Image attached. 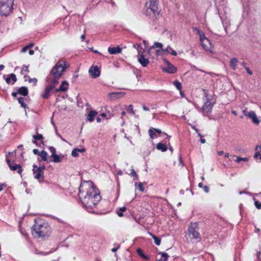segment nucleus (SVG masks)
I'll return each instance as SVG.
<instances>
[{
  "instance_id": "obj_1",
  "label": "nucleus",
  "mask_w": 261,
  "mask_h": 261,
  "mask_svg": "<svg viewBox=\"0 0 261 261\" xmlns=\"http://www.w3.org/2000/svg\"><path fill=\"white\" fill-rule=\"evenodd\" d=\"M79 195L82 204L87 208H92L101 200L99 191L91 181L82 182Z\"/></svg>"
},
{
  "instance_id": "obj_2",
  "label": "nucleus",
  "mask_w": 261,
  "mask_h": 261,
  "mask_svg": "<svg viewBox=\"0 0 261 261\" xmlns=\"http://www.w3.org/2000/svg\"><path fill=\"white\" fill-rule=\"evenodd\" d=\"M33 234H36V237L45 239L50 234V228L46 223L39 224L36 223L32 228Z\"/></svg>"
},
{
  "instance_id": "obj_3",
  "label": "nucleus",
  "mask_w": 261,
  "mask_h": 261,
  "mask_svg": "<svg viewBox=\"0 0 261 261\" xmlns=\"http://www.w3.org/2000/svg\"><path fill=\"white\" fill-rule=\"evenodd\" d=\"M69 65L64 60H59L53 67L50 75L54 79H60L63 72L69 67Z\"/></svg>"
},
{
  "instance_id": "obj_4",
  "label": "nucleus",
  "mask_w": 261,
  "mask_h": 261,
  "mask_svg": "<svg viewBox=\"0 0 261 261\" xmlns=\"http://www.w3.org/2000/svg\"><path fill=\"white\" fill-rule=\"evenodd\" d=\"M14 0H0V14L8 16L12 12Z\"/></svg>"
},
{
  "instance_id": "obj_5",
  "label": "nucleus",
  "mask_w": 261,
  "mask_h": 261,
  "mask_svg": "<svg viewBox=\"0 0 261 261\" xmlns=\"http://www.w3.org/2000/svg\"><path fill=\"white\" fill-rule=\"evenodd\" d=\"M146 5L147 7L146 10V14L151 15L156 18L160 14V10L158 8V2L157 0H149L146 2Z\"/></svg>"
},
{
  "instance_id": "obj_6",
  "label": "nucleus",
  "mask_w": 261,
  "mask_h": 261,
  "mask_svg": "<svg viewBox=\"0 0 261 261\" xmlns=\"http://www.w3.org/2000/svg\"><path fill=\"white\" fill-rule=\"evenodd\" d=\"M198 224L197 222L191 223L189 227V236L191 239H198L200 237L198 231Z\"/></svg>"
},
{
  "instance_id": "obj_7",
  "label": "nucleus",
  "mask_w": 261,
  "mask_h": 261,
  "mask_svg": "<svg viewBox=\"0 0 261 261\" xmlns=\"http://www.w3.org/2000/svg\"><path fill=\"white\" fill-rule=\"evenodd\" d=\"M202 36V37L200 39L201 46L206 51L212 52V46L210 41L205 36Z\"/></svg>"
},
{
  "instance_id": "obj_8",
  "label": "nucleus",
  "mask_w": 261,
  "mask_h": 261,
  "mask_svg": "<svg viewBox=\"0 0 261 261\" xmlns=\"http://www.w3.org/2000/svg\"><path fill=\"white\" fill-rule=\"evenodd\" d=\"M243 113L248 118L251 119L253 123L256 125L259 124L260 121L254 111L248 112L246 109H245L243 111Z\"/></svg>"
},
{
  "instance_id": "obj_9",
  "label": "nucleus",
  "mask_w": 261,
  "mask_h": 261,
  "mask_svg": "<svg viewBox=\"0 0 261 261\" xmlns=\"http://www.w3.org/2000/svg\"><path fill=\"white\" fill-rule=\"evenodd\" d=\"M6 162L10 168V169L12 171H15L18 170L17 172L18 173L20 174L22 171V169H21V166L19 164L16 165L14 164V165L12 164V163L10 162V160L8 158L6 159Z\"/></svg>"
},
{
  "instance_id": "obj_10",
  "label": "nucleus",
  "mask_w": 261,
  "mask_h": 261,
  "mask_svg": "<svg viewBox=\"0 0 261 261\" xmlns=\"http://www.w3.org/2000/svg\"><path fill=\"white\" fill-rule=\"evenodd\" d=\"M89 72L93 78L99 77L100 74V71L97 66H92L89 69Z\"/></svg>"
},
{
  "instance_id": "obj_11",
  "label": "nucleus",
  "mask_w": 261,
  "mask_h": 261,
  "mask_svg": "<svg viewBox=\"0 0 261 261\" xmlns=\"http://www.w3.org/2000/svg\"><path fill=\"white\" fill-rule=\"evenodd\" d=\"M36 168H37V166L36 165H34L33 171L34 175V178L36 179H41V180H42L44 179V173L41 172L40 171L38 170L37 169H36Z\"/></svg>"
},
{
  "instance_id": "obj_12",
  "label": "nucleus",
  "mask_w": 261,
  "mask_h": 261,
  "mask_svg": "<svg viewBox=\"0 0 261 261\" xmlns=\"http://www.w3.org/2000/svg\"><path fill=\"white\" fill-rule=\"evenodd\" d=\"M143 53L138 55V62L142 66L146 67L149 64V61L148 59L145 58Z\"/></svg>"
},
{
  "instance_id": "obj_13",
  "label": "nucleus",
  "mask_w": 261,
  "mask_h": 261,
  "mask_svg": "<svg viewBox=\"0 0 261 261\" xmlns=\"http://www.w3.org/2000/svg\"><path fill=\"white\" fill-rule=\"evenodd\" d=\"M213 107V103L210 101H207L202 106V109L203 111L205 112L206 113H208L212 111Z\"/></svg>"
},
{
  "instance_id": "obj_14",
  "label": "nucleus",
  "mask_w": 261,
  "mask_h": 261,
  "mask_svg": "<svg viewBox=\"0 0 261 261\" xmlns=\"http://www.w3.org/2000/svg\"><path fill=\"white\" fill-rule=\"evenodd\" d=\"M124 93L122 92H114L110 93L108 95L112 99H115L118 98L122 97L124 96Z\"/></svg>"
},
{
  "instance_id": "obj_15",
  "label": "nucleus",
  "mask_w": 261,
  "mask_h": 261,
  "mask_svg": "<svg viewBox=\"0 0 261 261\" xmlns=\"http://www.w3.org/2000/svg\"><path fill=\"white\" fill-rule=\"evenodd\" d=\"M68 89V83L66 81H64L62 82V84L60 85L59 88L56 89L55 90V92H59L60 91H66Z\"/></svg>"
},
{
  "instance_id": "obj_16",
  "label": "nucleus",
  "mask_w": 261,
  "mask_h": 261,
  "mask_svg": "<svg viewBox=\"0 0 261 261\" xmlns=\"http://www.w3.org/2000/svg\"><path fill=\"white\" fill-rule=\"evenodd\" d=\"M122 51V49L119 47H109L108 51L111 55H115L117 53H120Z\"/></svg>"
},
{
  "instance_id": "obj_17",
  "label": "nucleus",
  "mask_w": 261,
  "mask_h": 261,
  "mask_svg": "<svg viewBox=\"0 0 261 261\" xmlns=\"http://www.w3.org/2000/svg\"><path fill=\"white\" fill-rule=\"evenodd\" d=\"M53 89V86L48 85L45 90L44 93L42 95L43 97L44 98H48L49 96L50 91Z\"/></svg>"
},
{
  "instance_id": "obj_18",
  "label": "nucleus",
  "mask_w": 261,
  "mask_h": 261,
  "mask_svg": "<svg viewBox=\"0 0 261 261\" xmlns=\"http://www.w3.org/2000/svg\"><path fill=\"white\" fill-rule=\"evenodd\" d=\"M86 151L85 148H74L71 152V155L73 157H77L79 156V152H84Z\"/></svg>"
},
{
  "instance_id": "obj_19",
  "label": "nucleus",
  "mask_w": 261,
  "mask_h": 261,
  "mask_svg": "<svg viewBox=\"0 0 261 261\" xmlns=\"http://www.w3.org/2000/svg\"><path fill=\"white\" fill-rule=\"evenodd\" d=\"M165 71L170 73H174L176 72L177 68L171 64H168Z\"/></svg>"
},
{
  "instance_id": "obj_20",
  "label": "nucleus",
  "mask_w": 261,
  "mask_h": 261,
  "mask_svg": "<svg viewBox=\"0 0 261 261\" xmlns=\"http://www.w3.org/2000/svg\"><path fill=\"white\" fill-rule=\"evenodd\" d=\"M97 114V112L96 111H90L87 116V120L90 122L93 121Z\"/></svg>"
},
{
  "instance_id": "obj_21",
  "label": "nucleus",
  "mask_w": 261,
  "mask_h": 261,
  "mask_svg": "<svg viewBox=\"0 0 261 261\" xmlns=\"http://www.w3.org/2000/svg\"><path fill=\"white\" fill-rule=\"evenodd\" d=\"M18 93L23 96H27L29 94V91L27 87H21L18 90Z\"/></svg>"
},
{
  "instance_id": "obj_22",
  "label": "nucleus",
  "mask_w": 261,
  "mask_h": 261,
  "mask_svg": "<svg viewBox=\"0 0 261 261\" xmlns=\"http://www.w3.org/2000/svg\"><path fill=\"white\" fill-rule=\"evenodd\" d=\"M11 79L12 80L13 83L12 84H14L17 81V78L15 74L11 73L10 74V76L7 77L5 80L7 84H10Z\"/></svg>"
},
{
  "instance_id": "obj_23",
  "label": "nucleus",
  "mask_w": 261,
  "mask_h": 261,
  "mask_svg": "<svg viewBox=\"0 0 261 261\" xmlns=\"http://www.w3.org/2000/svg\"><path fill=\"white\" fill-rule=\"evenodd\" d=\"M238 62V60L236 58L231 59L230 61V67L233 70H235L237 68V64Z\"/></svg>"
},
{
  "instance_id": "obj_24",
  "label": "nucleus",
  "mask_w": 261,
  "mask_h": 261,
  "mask_svg": "<svg viewBox=\"0 0 261 261\" xmlns=\"http://www.w3.org/2000/svg\"><path fill=\"white\" fill-rule=\"evenodd\" d=\"M156 148L158 150H161L163 152L166 151L167 150V146L162 143H159L156 145Z\"/></svg>"
},
{
  "instance_id": "obj_25",
  "label": "nucleus",
  "mask_w": 261,
  "mask_h": 261,
  "mask_svg": "<svg viewBox=\"0 0 261 261\" xmlns=\"http://www.w3.org/2000/svg\"><path fill=\"white\" fill-rule=\"evenodd\" d=\"M50 157H51L53 159V162L55 163H59L61 162L62 158L60 157L57 154H52L50 155Z\"/></svg>"
},
{
  "instance_id": "obj_26",
  "label": "nucleus",
  "mask_w": 261,
  "mask_h": 261,
  "mask_svg": "<svg viewBox=\"0 0 261 261\" xmlns=\"http://www.w3.org/2000/svg\"><path fill=\"white\" fill-rule=\"evenodd\" d=\"M39 155L42 158L43 161H46L47 160V153L46 151L42 150L39 153Z\"/></svg>"
},
{
  "instance_id": "obj_27",
  "label": "nucleus",
  "mask_w": 261,
  "mask_h": 261,
  "mask_svg": "<svg viewBox=\"0 0 261 261\" xmlns=\"http://www.w3.org/2000/svg\"><path fill=\"white\" fill-rule=\"evenodd\" d=\"M150 234L152 237V238L153 239L154 243L156 245H158V246L160 245V244H161V240H160V239L158 238L156 236H155V235L151 233H150Z\"/></svg>"
},
{
  "instance_id": "obj_28",
  "label": "nucleus",
  "mask_w": 261,
  "mask_h": 261,
  "mask_svg": "<svg viewBox=\"0 0 261 261\" xmlns=\"http://www.w3.org/2000/svg\"><path fill=\"white\" fill-rule=\"evenodd\" d=\"M59 79H54L50 80V83L48 85L49 86H53V89L55 88V87L59 83L58 82Z\"/></svg>"
},
{
  "instance_id": "obj_29",
  "label": "nucleus",
  "mask_w": 261,
  "mask_h": 261,
  "mask_svg": "<svg viewBox=\"0 0 261 261\" xmlns=\"http://www.w3.org/2000/svg\"><path fill=\"white\" fill-rule=\"evenodd\" d=\"M137 252L138 255L141 257L146 259H147L148 258V257L143 253L142 249L139 248L137 250Z\"/></svg>"
},
{
  "instance_id": "obj_30",
  "label": "nucleus",
  "mask_w": 261,
  "mask_h": 261,
  "mask_svg": "<svg viewBox=\"0 0 261 261\" xmlns=\"http://www.w3.org/2000/svg\"><path fill=\"white\" fill-rule=\"evenodd\" d=\"M24 98L23 97H19L18 98V102L20 104L21 106L25 109L27 108L26 104L24 102Z\"/></svg>"
},
{
  "instance_id": "obj_31",
  "label": "nucleus",
  "mask_w": 261,
  "mask_h": 261,
  "mask_svg": "<svg viewBox=\"0 0 261 261\" xmlns=\"http://www.w3.org/2000/svg\"><path fill=\"white\" fill-rule=\"evenodd\" d=\"M159 254H161L162 257L164 258V259L163 260V261H168L169 255L167 253L164 252H160Z\"/></svg>"
},
{
  "instance_id": "obj_32",
  "label": "nucleus",
  "mask_w": 261,
  "mask_h": 261,
  "mask_svg": "<svg viewBox=\"0 0 261 261\" xmlns=\"http://www.w3.org/2000/svg\"><path fill=\"white\" fill-rule=\"evenodd\" d=\"M173 84L178 90H179V91L181 90V85L179 82H178L177 81H175L173 82Z\"/></svg>"
},
{
  "instance_id": "obj_33",
  "label": "nucleus",
  "mask_w": 261,
  "mask_h": 261,
  "mask_svg": "<svg viewBox=\"0 0 261 261\" xmlns=\"http://www.w3.org/2000/svg\"><path fill=\"white\" fill-rule=\"evenodd\" d=\"M126 173L128 175H130L132 176H134L135 177V179H137L138 178V175L137 174L136 172H135V171L134 170V169H132L130 170V172L129 173L128 172H126Z\"/></svg>"
},
{
  "instance_id": "obj_34",
  "label": "nucleus",
  "mask_w": 261,
  "mask_h": 261,
  "mask_svg": "<svg viewBox=\"0 0 261 261\" xmlns=\"http://www.w3.org/2000/svg\"><path fill=\"white\" fill-rule=\"evenodd\" d=\"M126 208L125 206H123V207H120L119 208V212H117V214H118V216L122 217L123 216L122 213L123 212H124L126 210Z\"/></svg>"
},
{
  "instance_id": "obj_35",
  "label": "nucleus",
  "mask_w": 261,
  "mask_h": 261,
  "mask_svg": "<svg viewBox=\"0 0 261 261\" xmlns=\"http://www.w3.org/2000/svg\"><path fill=\"white\" fill-rule=\"evenodd\" d=\"M126 110L129 113H131L133 115H135V111L133 110V107L132 105H129L126 109Z\"/></svg>"
},
{
  "instance_id": "obj_36",
  "label": "nucleus",
  "mask_w": 261,
  "mask_h": 261,
  "mask_svg": "<svg viewBox=\"0 0 261 261\" xmlns=\"http://www.w3.org/2000/svg\"><path fill=\"white\" fill-rule=\"evenodd\" d=\"M193 30L195 32H196L198 35H199L200 39L201 38V37H202V35L205 36L203 33H202L198 29L196 28H193Z\"/></svg>"
},
{
  "instance_id": "obj_37",
  "label": "nucleus",
  "mask_w": 261,
  "mask_h": 261,
  "mask_svg": "<svg viewBox=\"0 0 261 261\" xmlns=\"http://www.w3.org/2000/svg\"><path fill=\"white\" fill-rule=\"evenodd\" d=\"M254 204L257 209H261V203L257 201L255 198H253Z\"/></svg>"
},
{
  "instance_id": "obj_38",
  "label": "nucleus",
  "mask_w": 261,
  "mask_h": 261,
  "mask_svg": "<svg viewBox=\"0 0 261 261\" xmlns=\"http://www.w3.org/2000/svg\"><path fill=\"white\" fill-rule=\"evenodd\" d=\"M149 136L151 138L153 139L155 137V133L153 132V128H150L148 130Z\"/></svg>"
},
{
  "instance_id": "obj_39",
  "label": "nucleus",
  "mask_w": 261,
  "mask_h": 261,
  "mask_svg": "<svg viewBox=\"0 0 261 261\" xmlns=\"http://www.w3.org/2000/svg\"><path fill=\"white\" fill-rule=\"evenodd\" d=\"M236 162L238 163H240L241 161H245L247 162L248 161V159L247 158H241L240 156H237Z\"/></svg>"
},
{
  "instance_id": "obj_40",
  "label": "nucleus",
  "mask_w": 261,
  "mask_h": 261,
  "mask_svg": "<svg viewBox=\"0 0 261 261\" xmlns=\"http://www.w3.org/2000/svg\"><path fill=\"white\" fill-rule=\"evenodd\" d=\"M162 47H163V44L161 43L155 42L154 45L151 47V48H155V47L162 48Z\"/></svg>"
},
{
  "instance_id": "obj_41",
  "label": "nucleus",
  "mask_w": 261,
  "mask_h": 261,
  "mask_svg": "<svg viewBox=\"0 0 261 261\" xmlns=\"http://www.w3.org/2000/svg\"><path fill=\"white\" fill-rule=\"evenodd\" d=\"M35 140H42L43 139V136L41 134H37V135H34L33 136Z\"/></svg>"
},
{
  "instance_id": "obj_42",
  "label": "nucleus",
  "mask_w": 261,
  "mask_h": 261,
  "mask_svg": "<svg viewBox=\"0 0 261 261\" xmlns=\"http://www.w3.org/2000/svg\"><path fill=\"white\" fill-rule=\"evenodd\" d=\"M133 47L138 51V55H140L139 53V49L140 48L142 49L141 46L139 44H137L134 45Z\"/></svg>"
},
{
  "instance_id": "obj_43",
  "label": "nucleus",
  "mask_w": 261,
  "mask_h": 261,
  "mask_svg": "<svg viewBox=\"0 0 261 261\" xmlns=\"http://www.w3.org/2000/svg\"><path fill=\"white\" fill-rule=\"evenodd\" d=\"M138 188L140 191H144V188H143V184L142 182H139L138 184Z\"/></svg>"
},
{
  "instance_id": "obj_44",
  "label": "nucleus",
  "mask_w": 261,
  "mask_h": 261,
  "mask_svg": "<svg viewBox=\"0 0 261 261\" xmlns=\"http://www.w3.org/2000/svg\"><path fill=\"white\" fill-rule=\"evenodd\" d=\"M35 254H41V255H45L48 254V253H47V252H43L39 251L38 250H36Z\"/></svg>"
},
{
  "instance_id": "obj_45",
  "label": "nucleus",
  "mask_w": 261,
  "mask_h": 261,
  "mask_svg": "<svg viewBox=\"0 0 261 261\" xmlns=\"http://www.w3.org/2000/svg\"><path fill=\"white\" fill-rule=\"evenodd\" d=\"M45 168V167L44 166H40L39 167H38L37 166V168H36V169H37L38 170L40 171L41 172H42L43 173H44V170Z\"/></svg>"
},
{
  "instance_id": "obj_46",
  "label": "nucleus",
  "mask_w": 261,
  "mask_h": 261,
  "mask_svg": "<svg viewBox=\"0 0 261 261\" xmlns=\"http://www.w3.org/2000/svg\"><path fill=\"white\" fill-rule=\"evenodd\" d=\"M49 149L50 151L52 153V154H56L55 153L56 149L54 147H53V146L49 147Z\"/></svg>"
},
{
  "instance_id": "obj_47",
  "label": "nucleus",
  "mask_w": 261,
  "mask_h": 261,
  "mask_svg": "<svg viewBox=\"0 0 261 261\" xmlns=\"http://www.w3.org/2000/svg\"><path fill=\"white\" fill-rule=\"evenodd\" d=\"M37 82V79L36 78H33V79L29 78V83L34 82V83H36Z\"/></svg>"
},
{
  "instance_id": "obj_48",
  "label": "nucleus",
  "mask_w": 261,
  "mask_h": 261,
  "mask_svg": "<svg viewBox=\"0 0 261 261\" xmlns=\"http://www.w3.org/2000/svg\"><path fill=\"white\" fill-rule=\"evenodd\" d=\"M260 153H259V150H257L256 151L254 155V158H258L259 156H260Z\"/></svg>"
},
{
  "instance_id": "obj_49",
  "label": "nucleus",
  "mask_w": 261,
  "mask_h": 261,
  "mask_svg": "<svg viewBox=\"0 0 261 261\" xmlns=\"http://www.w3.org/2000/svg\"><path fill=\"white\" fill-rule=\"evenodd\" d=\"M30 48V46H25V47H24L22 50H21V52L22 53H25L28 49Z\"/></svg>"
},
{
  "instance_id": "obj_50",
  "label": "nucleus",
  "mask_w": 261,
  "mask_h": 261,
  "mask_svg": "<svg viewBox=\"0 0 261 261\" xmlns=\"http://www.w3.org/2000/svg\"><path fill=\"white\" fill-rule=\"evenodd\" d=\"M203 190L206 193H208L210 191L209 187L207 186L203 187Z\"/></svg>"
},
{
  "instance_id": "obj_51",
  "label": "nucleus",
  "mask_w": 261,
  "mask_h": 261,
  "mask_svg": "<svg viewBox=\"0 0 261 261\" xmlns=\"http://www.w3.org/2000/svg\"><path fill=\"white\" fill-rule=\"evenodd\" d=\"M23 71H25V72H29V69H28V66H24L23 67L22 70L21 71V72H22Z\"/></svg>"
},
{
  "instance_id": "obj_52",
  "label": "nucleus",
  "mask_w": 261,
  "mask_h": 261,
  "mask_svg": "<svg viewBox=\"0 0 261 261\" xmlns=\"http://www.w3.org/2000/svg\"><path fill=\"white\" fill-rule=\"evenodd\" d=\"M247 72L249 74V75H252V72L251 71V70L247 67H246L245 68Z\"/></svg>"
},
{
  "instance_id": "obj_53",
  "label": "nucleus",
  "mask_w": 261,
  "mask_h": 261,
  "mask_svg": "<svg viewBox=\"0 0 261 261\" xmlns=\"http://www.w3.org/2000/svg\"><path fill=\"white\" fill-rule=\"evenodd\" d=\"M6 185L4 184L0 183V191H2L4 187H6Z\"/></svg>"
},
{
  "instance_id": "obj_54",
  "label": "nucleus",
  "mask_w": 261,
  "mask_h": 261,
  "mask_svg": "<svg viewBox=\"0 0 261 261\" xmlns=\"http://www.w3.org/2000/svg\"><path fill=\"white\" fill-rule=\"evenodd\" d=\"M18 93V91L17 92H13L12 93V96L14 97H16Z\"/></svg>"
},
{
  "instance_id": "obj_55",
  "label": "nucleus",
  "mask_w": 261,
  "mask_h": 261,
  "mask_svg": "<svg viewBox=\"0 0 261 261\" xmlns=\"http://www.w3.org/2000/svg\"><path fill=\"white\" fill-rule=\"evenodd\" d=\"M153 130H154L155 132V133H157L158 134H161L162 133V132L160 129H158V128H153Z\"/></svg>"
},
{
  "instance_id": "obj_56",
  "label": "nucleus",
  "mask_w": 261,
  "mask_h": 261,
  "mask_svg": "<svg viewBox=\"0 0 261 261\" xmlns=\"http://www.w3.org/2000/svg\"><path fill=\"white\" fill-rule=\"evenodd\" d=\"M33 152L35 154H37L38 153L39 154V150L37 149H34L33 150Z\"/></svg>"
},
{
  "instance_id": "obj_57",
  "label": "nucleus",
  "mask_w": 261,
  "mask_h": 261,
  "mask_svg": "<svg viewBox=\"0 0 261 261\" xmlns=\"http://www.w3.org/2000/svg\"><path fill=\"white\" fill-rule=\"evenodd\" d=\"M171 50H172V51H171V54L172 55L175 56L177 55V53L174 50L172 49Z\"/></svg>"
},
{
  "instance_id": "obj_58",
  "label": "nucleus",
  "mask_w": 261,
  "mask_h": 261,
  "mask_svg": "<svg viewBox=\"0 0 261 261\" xmlns=\"http://www.w3.org/2000/svg\"><path fill=\"white\" fill-rule=\"evenodd\" d=\"M169 50H172V48L168 46V47L166 49H163V51L165 52V51H168Z\"/></svg>"
},
{
  "instance_id": "obj_59",
  "label": "nucleus",
  "mask_w": 261,
  "mask_h": 261,
  "mask_svg": "<svg viewBox=\"0 0 261 261\" xmlns=\"http://www.w3.org/2000/svg\"><path fill=\"white\" fill-rule=\"evenodd\" d=\"M119 247H120V246L118 245V246L117 248H113L112 249V251L113 252H116L118 250V249L119 248Z\"/></svg>"
},
{
  "instance_id": "obj_60",
  "label": "nucleus",
  "mask_w": 261,
  "mask_h": 261,
  "mask_svg": "<svg viewBox=\"0 0 261 261\" xmlns=\"http://www.w3.org/2000/svg\"><path fill=\"white\" fill-rule=\"evenodd\" d=\"M258 149L260 150V151H261V145H259V146H257L255 148V151H257V150H258Z\"/></svg>"
},
{
  "instance_id": "obj_61",
  "label": "nucleus",
  "mask_w": 261,
  "mask_h": 261,
  "mask_svg": "<svg viewBox=\"0 0 261 261\" xmlns=\"http://www.w3.org/2000/svg\"><path fill=\"white\" fill-rule=\"evenodd\" d=\"M29 54L30 55H33L34 54V51L32 49H30L29 51Z\"/></svg>"
},
{
  "instance_id": "obj_62",
  "label": "nucleus",
  "mask_w": 261,
  "mask_h": 261,
  "mask_svg": "<svg viewBox=\"0 0 261 261\" xmlns=\"http://www.w3.org/2000/svg\"><path fill=\"white\" fill-rule=\"evenodd\" d=\"M224 152L223 151H219L217 153L219 155L221 156L223 154Z\"/></svg>"
},
{
  "instance_id": "obj_63",
  "label": "nucleus",
  "mask_w": 261,
  "mask_h": 261,
  "mask_svg": "<svg viewBox=\"0 0 261 261\" xmlns=\"http://www.w3.org/2000/svg\"><path fill=\"white\" fill-rule=\"evenodd\" d=\"M143 109L144 111H149V109H148L147 107H145V106H143Z\"/></svg>"
},
{
  "instance_id": "obj_64",
  "label": "nucleus",
  "mask_w": 261,
  "mask_h": 261,
  "mask_svg": "<svg viewBox=\"0 0 261 261\" xmlns=\"http://www.w3.org/2000/svg\"><path fill=\"white\" fill-rule=\"evenodd\" d=\"M200 142L201 143H205V139L201 138L200 139Z\"/></svg>"
}]
</instances>
